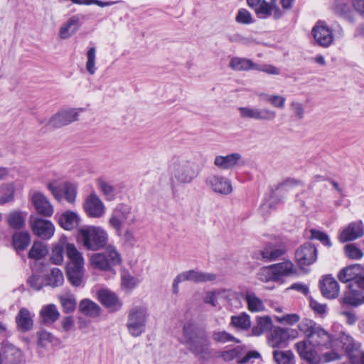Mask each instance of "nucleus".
Segmentation results:
<instances>
[{
	"label": "nucleus",
	"mask_w": 364,
	"mask_h": 364,
	"mask_svg": "<svg viewBox=\"0 0 364 364\" xmlns=\"http://www.w3.org/2000/svg\"><path fill=\"white\" fill-rule=\"evenodd\" d=\"M58 339L51 333L45 330H41L38 332V344L41 347H46L48 344H58Z\"/></svg>",
	"instance_id": "3c124183"
},
{
	"label": "nucleus",
	"mask_w": 364,
	"mask_h": 364,
	"mask_svg": "<svg viewBox=\"0 0 364 364\" xmlns=\"http://www.w3.org/2000/svg\"><path fill=\"white\" fill-rule=\"evenodd\" d=\"M207 186L215 193L221 195H228L232 191V186L230 180L223 176L212 174L205 180Z\"/></svg>",
	"instance_id": "dca6fc26"
},
{
	"label": "nucleus",
	"mask_w": 364,
	"mask_h": 364,
	"mask_svg": "<svg viewBox=\"0 0 364 364\" xmlns=\"http://www.w3.org/2000/svg\"><path fill=\"white\" fill-rule=\"evenodd\" d=\"M244 298L250 311L259 312L264 310L265 306L262 300L257 297L253 291H246Z\"/></svg>",
	"instance_id": "f704fd0d"
},
{
	"label": "nucleus",
	"mask_w": 364,
	"mask_h": 364,
	"mask_svg": "<svg viewBox=\"0 0 364 364\" xmlns=\"http://www.w3.org/2000/svg\"><path fill=\"white\" fill-rule=\"evenodd\" d=\"M23 354L14 345L4 342L0 349V364H23Z\"/></svg>",
	"instance_id": "9b49d317"
},
{
	"label": "nucleus",
	"mask_w": 364,
	"mask_h": 364,
	"mask_svg": "<svg viewBox=\"0 0 364 364\" xmlns=\"http://www.w3.org/2000/svg\"><path fill=\"white\" fill-rule=\"evenodd\" d=\"M87 62L86 70L90 75H94L96 72V49L95 47L90 48L86 53Z\"/></svg>",
	"instance_id": "5fc2aeb1"
},
{
	"label": "nucleus",
	"mask_w": 364,
	"mask_h": 364,
	"mask_svg": "<svg viewBox=\"0 0 364 364\" xmlns=\"http://www.w3.org/2000/svg\"><path fill=\"white\" fill-rule=\"evenodd\" d=\"M84 268L67 267V276L70 284L74 287H80L82 282Z\"/></svg>",
	"instance_id": "a18cd8bd"
},
{
	"label": "nucleus",
	"mask_w": 364,
	"mask_h": 364,
	"mask_svg": "<svg viewBox=\"0 0 364 364\" xmlns=\"http://www.w3.org/2000/svg\"><path fill=\"white\" fill-rule=\"evenodd\" d=\"M97 184L107 200H112L116 196L115 188L109 182L102 178H100L97 180Z\"/></svg>",
	"instance_id": "de8ad7c7"
},
{
	"label": "nucleus",
	"mask_w": 364,
	"mask_h": 364,
	"mask_svg": "<svg viewBox=\"0 0 364 364\" xmlns=\"http://www.w3.org/2000/svg\"><path fill=\"white\" fill-rule=\"evenodd\" d=\"M272 328V319L269 316L257 317L252 331L254 336H260Z\"/></svg>",
	"instance_id": "ea45409f"
},
{
	"label": "nucleus",
	"mask_w": 364,
	"mask_h": 364,
	"mask_svg": "<svg viewBox=\"0 0 364 364\" xmlns=\"http://www.w3.org/2000/svg\"><path fill=\"white\" fill-rule=\"evenodd\" d=\"M345 252L348 257L353 259H359L363 254L354 244H349L345 246Z\"/></svg>",
	"instance_id": "e2e57ef3"
},
{
	"label": "nucleus",
	"mask_w": 364,
	"mask_h": 364,
	"mask_svg": "<svg viewBox=\"0 0 364 364\" xmlns=\"http://www.w3.org/2000/svg\"><path fill=\"white\" fill-rule=\"evenodd\" d=\"M229 67L237 71H247L257 68L256 63L251 60L239 57L232 58L230 61Z\"/></svg>",
	"instance_id": "72a5a7b5"
},
{
	"label": "nucleus",
	"mask_w": 364,
	"mask_h": 364,
	"mask_svg": "<svg viewBox=\"0 0 364 364\" xmlns=\"http://www.w3.org/2000/svg\"><path fill=\"white\" fill-rule=\"evenodd\" d=\"M299 330L304 334L305 341L310 348L321 349L333 348V336L320 324L311 319H304L299 325Z\"/></svg>",
	"instance_id": "f257e3e1"
},
{
	"label": "nucleus",
	"mask_w": 364,
	"mask_h": 364,
	"mask_svg": "<svg viewBox=\"0 0 364 364\" xmlns=\"http://www.w3.org/2000/svg\"><path fill=\"white\" fill-rule=\"evenodd\" d=\"M242 156L239 153L217 156L214 159V165L222 170L232 169L238 164Z\"/></svg>",
	"instance_id": "393cba45"
},
{
	"label": "nucleus",
	"mask_w": 364,
	"mask_h": 364,
	"mask_svg": "<svg viewBox=\"0 0 364 364\" xmlns=\"http://www.w3.org/2000/svg\"><path fill=\"white\" fill-rule=\"evenodd\" d=\"M322 295L328 299L337 298L340 293V287L338 282L331 276L323 277L319 282Z\"/></svg>",
	"instance_id": "6ab92c4d"
},
{
	"label": "nucleus",
	"mask_w": 364,
	"mask_h": 364,
	"mask_svg": "<svg viewBox=\"0 0 364 364\" xmlns=\"http://www.w3.org/2000/svg\"><path fill=\"white\" fill-rule=\"evenodd\" d=\"M276 320L280 323L293 325L299 321V316L296 314H285L276 316Z\"/></svg>",
	"instance_id": "338daca9"
},
{
	"label": "nucleus",
	"mask_w": 364,
	"mask_h": 364,
	"mask_svg": "<svg viewBox=\"0 0 364 364\" xmlns=\"http://www.w3.org/2000/svg\"><path fill=\"white\" fill-rule=\"evenodd\" d=\"M97 296L101 304L111 311H117L121 309L122 303L115 293L108 289H100Z\"/></svg>",
	"instance_id": "4be33fe9"
},
{
	"label": "nucleus",
	"mask_w": 364,
	"mask_h": 364,
	"mask_svg": "<svg viewBox=\"0 0 364 364\" xmlns=\"http://www.w3.org/2000/svg\"><path fill=\"white\" fill-rule=\"evenodd\" d=\"M235 20L239 23L250 24L252 22L251 14L245 9L238 11Z\"/></svg>",
	"instance_id": "69168bd1"
},
{
	"label": "nucleus",
	"mask_w": 364,
	"mask_h": 364,
	"mask_svg": "<svg viewBox=\"0 0 364 364\" xmlns=\"http://www.w3.org/2000/svg\"><path fill=\"white\" fill-rule=\"evenodd\" d=\"M273 355L278 364H294V355L291 351L274 350Z\"/></svg>",
	"instance_id": "4d7b16f0"
},
{
	"label": "nucleus",
	"mask_w": 364,
	"mask_h": 364,
	"mask_svg": "<svg viewBox=\"0 0 364 364\" xmlns=\"http://www.w3.org/2000/svg\"><path fill=\"white\" fill-rule=\"evenodd\" d=\"M41 322L46 325L54 323L60 318V312L53 304L43 306L39 313Z\"/></svg>",
	"instance_id": "bb28decb"
},
{
	"label": "nucleus",
	"mask_w": 364,
	"mask_h": 364,
	"mask_svg": "<svg viewBox=\"0 0 364 364\" xmlns=\"http://www.w3.org/2000/svg\"><path fill=\"white\" fill-rule=\"evenodd\" d=\"M169 170L171 173V174L174 176V178H172V186H173V191L175 193V188L176 186H181V163H180V158L178 157L176 159H173L170 166H169Z\"/></svg>",
	"instance_id": "c03bdc74"
},
{
	"label": "nucleus",
	"mask_w": 364,
	"mask_h": 364,
	"mask_svg": "<svg viewBox=\"0 0 364 364\" xmlns=\"http://www.w3.org/2000/svg\"><path fill=\"white\" fill-rule=\"evenodd\" d=\"M79 237L83 247L92 251L104 247L108 241L107 231L99 226H87L80 229Z\"/></svg>",
	"instance_id": "f03ea898"
},
{
	"label": "nucleus",
	"mask_w": 364,
	"mask_h": 364,
	"mask_svg": "<svg viewBox=\"0 0 364 364\" xmlns=\"http://www.w3.org/2000/svg\"><path fill=\"white\" fill-rule=\"evenodd\" d=\"M200 171L199 166L195 163L186 161L183 168V183H189L195 178Z\"/></svg>",
	"instance_id": "09e8293b"
},
{
	"label": "nucleus",
	"mask_w": 364,
	"mask_h": 364,
	"mask_svg": "<svg viewBox=\"0 0 364 364\" xmlns=\"http://www.w3.org/2000/svg\"><path fill=\"white\" fill-rule=\"evenodd\" d=\"M48 252V251L46 245L41 242L36 241L33 242L28 252V257L38 260L44 257Z\"/></svg>",
	"instance_id": "49530a36"
},
{
	"label": "nucleus",
	"mask_w": 364,
	"mask_h": 364,
	"mask_svg": "<svg viewBox=\"0 0 364 364\" xmlns=\"http://www.w3.org/2000/svg\"><path fill=\"white\" fill-rule=\"evenodd\" d=\"M15 186L14 183H4L0 186V204L3 205L14 200Z\"/></svg>",
	"instance_id": "4c0bfd02"
},
{
	"label": "nucleus",
	"mask_w": 364,
	"mask_h": 364,
	"mask_svg": "<svg viewBox=\"0 0 364 364\" xmlns=\"http://www.w3.org/2000/svg\"><path fill=\"white\" fill-rule=\"evenodd\" d=\"M216 276L213 274L204 273L195 270L183 272V280H188L196 283L213 281Z\"/></svg>",
	"instance_id": "c9c22d12"
},
{
	"label": "nucleus",
	"mask_w": 364,
	"mask_h": 364,
	"mask_svg": "<svg viewBox=\"0 0 364 364\" xmlns=\"http://www.w3.org/2000/svg\"><path fill=\"white\" fill-rule=\"evenodd\" d=\"M47 284L53 287L61 286L64 282V277L58 268H53L50 273L47 276Z\"/></svg>",
	"instance_id": "8fccbe9b"
},
{
	"label": "nucleus",
	"mask_w": 364,
	"mask_h": 364,
	"mask_svg": "<svg viewBox=\"0 0 364 364\" xmlns=\"http://www.w3.org/2000/svg\"><path fill=\"white\" fill-rule=\"evenodd\" d=\"M75 196L76 188L70 183H66L65 185V198L66 200L73 203L75 200Z\"/></svg>",
	"instance_id": "774afa93"
},
{
	"label": "nucleus",
	"mask_w": 364,
	"mask_h": 364,
	"mask_svg": "<svg viewBox=\"0 0 364 364\" xmlns=\"http://www.w3.org/2000/svg\"><path fill=\"white\" fill-rule=\"evenodd\" d=\"M289 334L287 329L283 328H276L273 330L269 338V343L272 348H279L282 346L288 341Z\"/></svg>",
	"instance_id": "7c9ffc66"
},
{
	"label": "nucleus",
	"mask_w": 364,
	"mask_h": 364,
	"mask_svg": "<svg viewBox=\"0 0 364 364\" xmlns=\"http://www.w3.org/2000/svg\"><path fill=\"white\" fill-rule=\"evenodd\" d=\"M31 202L40 215L50 217L53 213V207L48 198L40 192H35L31 196Z\"/></svg>",
	"instance_id": "412c9836"
},
{
	"label": "nucleus",
	"mask_w": 364,
	"mask_h": 364,
	"mask_svg": "<svg viewBox=\"0 0 364 364\" xmlns=\"http://www.w3.org/2000/svg\"><path fill=\"white\" fill-rule=\"evenodd\" d=\"M82 109H62L53 114L48 120V125L53 128H60L77 120L79 112Z\"/></svg>",
	"instance_id": "f8f14e48"
},
{
	"label": "nucleus",
	"mask_w": 364,
	"mask_h": 364,
	"mask_svg": "<svg viewBox=\"0 0 364 364\" xmlns=\"http://www.w3.org/2000/svg\"><path fill=\"white\" fill-rule=\"evenodd\" d=\"M79 311L87 316L95 318L100 314V307L94 301L84 299L80 302Z\"/></svg>",
	"instance_id": "473e14b6"
},
{
	"label": "nucleus",
	"mask_w": 364,
	"mask_h": 364,
	"mask_svg": "<svg viewBox=\"0 0 364 364\" xmlns=\"http://www.w3.org/2000/svg\"><path fill=\"white\" fill-rule=\"evenodd\" d=\"M83 208L90 218H99L105 213V206L95 193L87 196L83 203Z\"/></svg>",
	"instance_id": "4468645a"
},
{
	"label": "nucleus",
	"mask_w": 364,
	"mask_h": 364,
	"mask_svg": "<svg viewBox=\"0 0 364 364\" xmlns=\"http://www.w3.org/2000/svg\"><path fill=\"white\" fill-rule=\"evenodd\" d=\"M60 304L65 313L73 312L76 307V299L72 294H66L59 296Z\"/></svg>",
	"instance_id": "603ef678"
},
{
	"label": "nucleus",
	"mask_w": 364,
	"mask_h": 364,
	"mask_svg": "<svg viewBox=\"0 0 364 364\" xmlns=\"http://www.w3.org/2000/svg\"><path fill=\"white\" fill-rule=\"evenodd\" d=\"M190 344L191 349L196 353L203 350V346H208L209 341L203 329L195 323H188L183 326V341Z\"/></svg>",
	"instance_id": "0eeeda50"
},
{
	"label": "nucleus",
	"mask_w": 364,
	"mask_h": 364,
	"mask_svg": "<svg viewBox=\"0 0 364 364\" xmlns=\"http://www.w3.org/2000/svg\"><path fill=\"white\" fill-rule=\"evenodd\" d=\"M250 7L253 9L255 13L262 18L268 17L269 6L265 0H247Z\"/></svg>",
	"instance_id": "37998d69"
},
{
	"label": "nucleus",
	"mask_w": 364,
	"mask_h": 364,
	"mask_svg": "<svg viewBox=\"0 0 364 364\" xmlns=\"http://www.w3.org/2000/svg\"><path fill=\"white\" fill-rule=\"evenodd\" d=\"M336 11L350 23H354L355 16L350 6L345 3H339L336 6Z\"/></svg>",
	"instance_id": "13d9d810"
},
{
	"label": "nucleus",
	"mask_w": 364,
	"mask_h": 364,
	"mask_svg": "<svg viewBox=\"0 0 364 364\" xmlns=\"http://www.w3.org/2000/svg\"><path fill=\"white\" fill-rule=\"evenodd\" d=\"M348 287L342 299L343 302L353 306L364 304V278L357 282L349 283Z\"/></svg>",
	"instance_id": "1a4fd4ad"
},
{
	"label": "nucleus",
	"mask_w": 364,
	"mask_h": 364,
	"mask_svg": "<svg viewBox=\"0 0 364 364\" xmlns=\"http://www.w3.org/2000/svg\"><path fill=\"white\" fill-rule=\"evenodd\" d=\"M275 272L276 280L279 281L283 277H288L296 273L294 264L290 261H285L272 264Z\"/></svg>",
	"instance_id": "2f4dec72"
},
{
	"label": "nucleus",
	"mask_w": 364,
	"mask_h": 364,
	"mask_svg": "<svg viewBox=\"0 0 364 364\" xmlns=\"http://www.w3.org/2000/svg\"><path fill=\"white\" fill-rule=\"evenodd\" d=\"M238 111L240 117L243 119L258 121H273L277 117V112L269 108L240 107L238 108Z\"/></svg>",
	"instance_id": "9d476101"
},
{
	"label": "nucleus",
	"mask_w": 364,
	"mask_h": 364,
	"mask_svg": "<svg viewBox=\"0 0 364 364\" xmlns=\"http://www.w3.org/2000/svg\"><path fill=\"white\" fill-rule=\"evenodd\" d=\"M90 262L94 269L109 271L113 267L121 264L122 257L116 247L108 245L104 252L92 254Z\"/></svg>",
	"instance_id": "39448f33"
},
{
	"label": "nucleus",
	"mask_w": 364,
	"mask_h": 364,
	"mask_svg": "<svg viewBox=\"0 0 364 364\" xmlns=\"http://www.w3.org/2000/svg\"><path fill=\"white\" fill-rule=\"evenodd\" d=\"M31 241L30 235L27 232H16L13 235V245L16 250H24Z\"/></svg>",
	"instance_id": "a19ab883"
},
{
	"label": "nucleus",
	"mask_w": 364,
	"mask_h": 364,
	"mask_svg": "<svg viewBox=\"0 0 364 364\" xmlns=\"http://www.w3.org/2000/svg\"><path fill=\"white\" fill-rule=\"evenodd\" d=\"M295 258L300 267L310 265L317 259V250L311 243H304L296 250Z\"/></svg>",
	"instance_id": "2eb2a0df"
},
{
	"label": "nucleus",
	"mask_w": 364,
	"mask_h": 364,
	"mask_svg": "<svg viewBox=\"0 0 364 364\" xmlns=\"http://www.w3.org/2000/svg\"><path fill=\"white\" fill-rule=\"evenodd\" d=\"M363 268L360 264H355L343 268L338 273V277L342 282H357L364 278Z\"/></svg>",
	"instance_id": "aec40b11"
},
{
	"label": "nucleus",
	"mask_w": 364,
	"mask_h": 364,
	"mask_svg": "<svg viewBox=\"0 0 364 364\" xmlns=\"http://www.w3.org/2000/svg\"><path fill=\"white\" fill-rule=\"evenodd\" d=\"M295 346L300 357L310 364L328 363L342 358L341 353L336 350L326 352L321 357L314 348L309 347L306 341L298 342Z\"/></svg>",
	"instance_id": "423d86ee"
},
{
	"label": "nucleus",
	"mask_w": 364,
	"mask_h": 364,
	"mask_svg": "<svg viewBox=\"0 0 364 364\" xmlns=\"http://www.w3.org/2000/svg\"><path fill=\"white\" fill-rule=\"evenodd\" d=\"M311 34L316 43L323 48H328L334 40L332 30L323 21L316 23L312 28Z\"/></svg>",
	"instance_id": "ddd939ff"
},
{
	"label": "nucleus",
	"mask_w": 364,
	"mask_h": 364,
	"mask_svg": "<svg viewBox=\"0 0 364 364\" xmlns=\"http://www.w3.org/2000/svg\"><path fill=\"white\" fill-rule=\"evenodd\" d=\"M16 322L18 328L23 332L31 330L33 325V316L26 308L20 309L16 316Z\"/></svg>",
	"instance_id": "c756f323"
},
{
	"label": "nucleus",
	"mask_w": 364,
	"mask_h": 364,
	"mask_svg": "<svg viewBox=\"0 0 364 364\" xmlns=\"http://www.w3.org/2000/svg\"><path fill=\"white\" fill-rule=\"evenodd\" d=\"M26 215V214H24L21 211H13L7 216L8 223L14 229H21L25 225Z\"/></svg>",
	"instance_id": "79ce46f5"
},
{
	"label": "nucleus",
	"mask_w": 364,
	"mask_h": 364,
	"mask_svg": "<svg viewBox=\"0 0 364 364\" xmlns=\"http://www.w3.org/2000/svg\"><path fill=\"white\" fill-rule=\"evenodd\" d=\"M31 226L34 235L43 240H49L55 232L53 224L50 220L41 218H31Z\"/></svg>",
	"instance_id": "f3484780"
},
{
	"label": "nucleus",
	"mask_w": 364,
	"mask_h": 364,
	"mask_svg": "<svg viewBox=\"0 0 364 364\" xmlns=\"http://www.w3.org/2000/svg\"><path fill=\"white\" fill-rule=\"evenodd\" d=\"M66 255L69 259L67 267L84 268V258L75 245L68 243L65 247Z\"/></svg>",
	"instance_id": "a878e982"
},
{
	"label": "nucleus",
	"mask_w": 364,
	"mask_h": 364,
	"mask_svg": "<svg viewBox=\"0 0 364 364\" xmlns=\"http://www.w3.org/2000/svg\"><path fill=\"white\" fill-rule=\"evenodd\" d=\"M212 338L217 343H225L228 342H235L239 343L240 341L225 331H215L212 334Z\"/></svg>",
	"instance_id": "864d4df0"
},
{
	"label": "nucleus",
	"mask_w": 364,
	"mask_h": 364,
	"mask_svg": "<svg viewBox=\"0 0 364 364\" xmlns=\"http://www.w3.org/2000/svg\"><path fill=\"white\" fill-rule=\"evenodd\" d=\"M137 210L127 204L118 205L112 212L108 223L116 234H120L123 223L129 225H134L137 222Z\"/></svg>",
	"instance_id": "20e7f679"
},
{
	"label": "nucleus",
	"mask_w": 364,
	"mask_h": 364,
	"mask_svg": "<svg viewBox=\"0 0 364 364\" xmlns=\"http://www.w3.org/2000/svg\"><path fill=\"white\" fill-rule=\"evenodd\" d=\"M149 316L146 306L138 305L132 307L128 311L126 323L129 333L133 337H139L144 333Z\"/></svg>",
	"instance_id": "7ed1b4c3"
},
{
	"label": "nucleus",
	"mask_w": 364,
	"mask_h": 364,
	"mask_svg": "<svg viewBox=\"0 0 364 364\" xmlns=\"http://www.w3.org/2000/svg\"><path fill=\"white\" fill-rule=\"evenodd\" d=\"M80 220V217L76 213L68 210L59 216L58 223L64 230H71L79 225Z\"/></svg>",
	"instance_id": "cd10ccee"
},
{
	"label": "nucleus",
	"mask_w": 364,
	"mask_h": 364,
	"mask_svg": "<svg viewBox=\"0 0 364 364\" xmlns=\"http://www.w3.org/2000/svg\"><path fill=\"white\" fill-rule=\"evenodd\" d=\"M272 264L262 267L257 273V279L262 282L277 281Z\"/></svg>",
	"instance_id": "6e6d98bb"
},
{
	"label": "nucleus",
	"mask_w": 364,
	"mask_h": 364,
	"mask_svg": "<svg viewBox=\"0 0 364 364\" xmlns=\"http://www.w3.org/2000/svg\"><path fill=\"white\" fill-rule=\"evenodd\" d=\"M364 235V227L362 221L353 222L348 224L339 234L338 239L341 242L355 240Z\"/></svg>",
	"instance_id": "a211bd4d"
},
{
	"label": "nucleus",
	"mask_w": 364,
	"mask_h": 364,
	"mask_svg": "<svg viewBox=\"0 0 364 364\" xmlns=\"http://www.w3.org/2000/svg\"><path fill=\"white\" fill-rule=\"evenodd\" d=\"M139 283V281L132 276L129 272L124 270L121 273V289L127 293H129Z\"/></svg>",
	"instance_id": "58836bf2"
},
{
	"label": "nucleus",
	"mask_w": 364,
	"mask_h": 364,
	"mask_svg": "<svg viewBox=\"0 0 364 364\" xmlns=\"http://www.w3.org/2000/svg\"><path fill=\"white\" fill-rule=\"evenodd\" d=\"M230 325L240 331H247L251 327L250 317L247 313L231 316Z\"/></svg>",
	"instance_id": "e433bc0d"
},
{
	"label": "nucleus",
	"mask_w": 364,
	"mask_h": 364,
	"mask_svg": "<svg viewBox=\"0 0 364 364\" xmlns=\"http://www.w3.org/2000/svg\"><path fill=\"white\" fill-rule=\"evenodd\" d=\"M311 239L312 240H319L323 245L330 247H331L332 244L330 241L328 235L321 231L316 230L315 229L311 230Z\"/></svg>",
	"instance_id": "052dcab7"
},
{
	"label": "nucleus",
	"mask_w": 364,
	"mask_h": 364,
	"mask_svg": "<svg viewBox=\"0 0 364 364\" xmlns=\"http://www.w3.org/2000/svg\"><path fill=\"white\" fill-rule=\"evenodd\" d=\"M285 248L282 245L268 244L260 252L262 258L266 262L278 259L285 253Z\"/></svg>",
	"instance_id": "c85d7f7f"
},
{
	"label": "nucleus",
	"mask_w": 364,
	"mask_h": 364,
	"mask_svg": "<svg viewBox=\"0 0 364 364\" xmlns=\"http://www.w3.org/2000/svg\"><path fill=\"white\" fill-rule=\"evenodd\" d=\"M50 260L53 264H60L63 261V247L61 245H56L53 250Z\"/></svg>",
	"instance_id": "0e129e2a"
},
{
	"label": "nucleus",
	"mask_w": 364,
	"mask_h": 364,
	"mask_svg": "<svg viewBox=\"0 0 364 364\" xmlns=\"http://www.w3.org/2000/svg\"><path fill=\"white\" fill-rule=\"evenodd\" d=\"M277 1L278 0H270L269 2H267V5L269 6L268 17L272 16L276 20L281 18L284 14V12L278 6Z\"/></svg>",
	"instance_id": "680f3d73"
},
{
	"label": "nucleus",
	"mask_w": 364,
	"mask_h": 364,
	"mask_svg": "<svg viewBox=\"0 0 364 364\" xmlns=\"http://www.w3.org/2000/svg\"><path fill=\"white\" fill-rule=\"evenodd\" d=\"M301 182L298 180H296L294 178H287L284 182L279 183L275 188V190L272 191L271 196L269 198L262 204L261 208L264 210H266L267 208L269 209H275L277 207V205L279 204L282 199L279 198L277 195L276 192L279 190L282 189L284 186L287 185H298L300 184Z\"/></svg>",
	"instance_id": "5701e85b"
},
{
	"label": "nucleus",
	"mask_w": 364,
	"mask_h": 364,
	"mask_svg": "<svg viewBox=\"0 0 364 364\" xmlns=\"http://www.w3.org/2000/svg\"><path fill=\"white\" fill-rule=\"evenodd\" d=\"M116 235L121 237L126 245L132 247H133L137 241L134 231L129 228H127L124 232H122V229H121L120 234Z\"/></svg>",
	"instance_id": "bf43d9fd"
},
{
	"label": "nucleus",
	"mask_w": 364,
	"mask_h": 364,
	"mask_svg": "<svg viewBox=\"0 0 364 364\" xmlns=\"http://www.w3.org/2000/svg\"><path fill=\"white\" fill-rule=\"evenodd\" d=\"M333 348L342 350L350 358L360 355L359 343L345 331H341L333 337Z\"/></svg>",
	"instance_id": "6e6552de"
},
{
	"label": "nucleus",
	"mask_w": 364,
	"mask_h": 364,
	"mask_svg": "<svg viewBox=\"0 0 364 364\" xmlns=\"http://www.w3.org/2000/svg\"><path fill=\"white\" fill-rule=\"evenodd\" d=\"M80 16L74 15L69 18L60 28L59 37L61 39H67L71 37L80 26Z\"/></svg>",
	"instance_id": "b1692460"
}]
</instances>
